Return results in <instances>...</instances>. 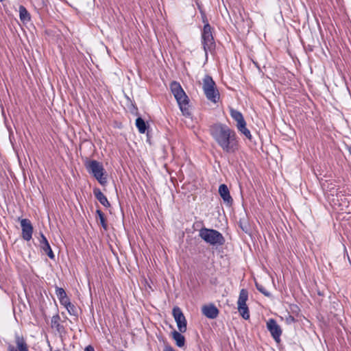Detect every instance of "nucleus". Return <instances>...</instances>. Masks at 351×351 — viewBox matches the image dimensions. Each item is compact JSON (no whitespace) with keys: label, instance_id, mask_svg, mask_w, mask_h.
Here are the masks:
<instances>
[{"label":"nucleus","instance_id":"1","mask_svg":"<svg viewBox=\"0 0 351 351\" xmlns=\"http://www.w3.org/2000/svg\"><path fill=\"white\" fill-rule=\"evenodd\" d=\"M209 132L219 147L226 154H234L239 150V141L234 130L227 125L217 123L211 125Z\"/></svg>","mask_w":351,"mask_h":351},{"label":"nucleus","instance_id":"2","mask_svg":"<svg viewBox=\"0 0 351 351\" xmlns=\"http://www.w3.org/2000/svg\"><path fill=\"white\" fill-rule=\"evenodd\" d=\"M84 165L87 171L93 175L101 185L105 186L107 184V178L104 176L105 169L101 162L95 160H87Z\"/></svg>","mask_w":351,"mask_h":351},{"label":"nucleus","instance_id":"3","mask_svg":"<svg viewBox=\"0 0 351 351\" xmlns=\"http://www.w3.org/2000/svg\"><path fill=\"white\" fill-rule=\"evenodd\" d=\"M199 236L210 245H223L226 241L224 237L221 232L205 227L199 230Z\"/></svg>","mask_w":351,"mask_h":351},{"label":"nucleus","instance_id":"4","mask_svg":"<svg viewBox=\"0 0 351 351\" xmlns=\"http://www.w3.org/2000/svg\"><path fill=\"white\" fill-rule=\"evenodd\" d=\"M203 90L206 98L213 102L217 103L219 99V93L217 89L215 82L212 77L206 75L203 79Z\"/></svg>","mask_w":351,"mask_h":351},{"label":"nucleus","instance_id":"5","mask_svg":"<svg viewBox=\"0 0 351 351\" xmlns=\"http://www.w3.org/2000/svg\"><path fill=\"white\" fill-rule=\"evenodd\" d=\"M202 43L206 56L208 51H210L215 48V43L212 33V27L209 23H206L202 32Z\"/></svg>","mask_w":351,"mask_h":351},{"label":"nucleus","instance_id":"6","mask_svg":"<svg viewBox=\"0 0 351 351\" xmlns=\"http://www.w3.org/2000/svg\"><path fill=\"white\" fill-rule=\"evenodd\" d=\"M248 299V292L246 289H242L240 291L237 301L238 311L241 317L245 319L250 318V312L246 302Z\"/></svg>","mask_w":351,"mask_h":351},{"label":"nucleus","instance_id":"7","mask_svg":"<svg viewBox=\"0 0 351 351\" xmlns=\"http://www.w3.org/2000/svg\"><path fill=\"white\" fill-rule=\"evenodd\" d=\"M172 315L177 324L178 330L180 332H185L187 329V322L181 308L178 306H174L172 311Z\"/></svg>","mask_w":351,"mask_h":351},{"label":"nucleus","instance_id":"8","mask_svg":"<svg viewBox=\"0 0 351 351\" xmlns=\"http://www.w3.org/2000/svg\"><path fill=\"white\" fill-rule=\"evenodd\" d=\"M173 96L176 98L182 114L185 116H189L191 114L189 109V99L184 90L180 91V93H178Z\"/></svg>","mask_w":351,"mask_h":351},{"label":"nucleus","instance_id":"9","mask_svg":"<svg viewBox=\"0 0 351 351\" xmlns=\"http://www.w3.org/2000/svg\"><path fill=\"white\" fill-rule=\"evenodd\" d=\"M267 328L275 341L279 343L280 342V336L282 333V330L274 319H269L267 322Z\"/></svg>","mask_w":351,"mask_h":351},{"label":"nucleus","instance_id":"10","mask_svg":"<svg viewBox=\"0 0 351 351\" xmlns=\"http://www.w3.org/2000/svg\"><path fill=\"white\" fill-rule=\"evenodd\" d=\"M15 343L16 348L12 344L9 343L8 345V351H29L28 346L23 336L16 334Z\"/></svg>","mask_w":351,"mask_h":351},{"label":"nucleus","instance_id":"11","mask_svg":"<svg viewBox=\"0 0 351 351\" xmlns=\"http://www.w3.org/2000/svg\"><path fill=\"white\" fill-rule=\"evenodd\" d=\"M21 226L23 239L27 241H30L33 233V226L31 221L27 219H22L21 220Z\"/></svg>","mask_w":351,"mask_h":351},{"label":"nucleus","instance_id":"12","mask_svg":"<svg viewBox=\"0 0 351 351\" xmlns=\"http://www.w3.org/2000/svg\"><path fill=\"white\" fill-rule=\"evenodd\" d=\"M40 246L42 250L52 260L54 259L55 255L51 248V246L46 238V237L40 233Z\"/></svg>","mask_w":351,"mask_h":351},{"label":"nucleus","instance_id":"13","mask_svg":"<svg viewBox=\"0 0 351 351\" xmlns=\"http://www.w3.org/2000/svg\"><path fill=\"white\" fill-rule=\"evenodd\" d=\"M219 193L225 203L231 205L233 199L230 194L229 189L226 184H221L219 186Z\"/></svg>","mask_w":351,"mask_h":351},{"label":"nucleus","instance_id":"14","mask_svg":"<svg viewBox=\"0 0 351 351\" xmlns=\"http://www.w3.org/2000/svg\"><path fill=\"white\" fill-rule=\"evenodd\" d=\"M202 313L209 319H215L219 315V310L214 304L205 305L202 308Z\"/></svg>","mask_w":351,"mask_h":351},{"label":"nucleus","instance_id":"15","mask_svg":"<svg viewBox=\"0 0 351 351\" xmlns=\"http://www.w3.org/2000/svg\"><path fill=\"white\" fill-rule=\"evenodd\" d=\"M93 194L96 199L105 207L108 208L110 206V204L109 203L106 195L101 191V190L98 188H95L93 189Z\"/></svg>","mask_w":351,"mask_h":351},{"label":"nucleus","instance_id":"16","mask_svg":"<svg viewBox=\"0 0 351 351\" xmlns=\"http://www.w3.org/2000/svg\"><path fill=\"white\" fill-rule=\"evenodd\" d=\"M19 18L23 23H27L31 20V15L27 10L23 6H19Z\"/></svg>","mask_w":351,"mask_h":351},{"label":"nucleus","instance_id":"17","mask_svg":"<svg viewBox=\"0 0 351 351\" xmlns=\"http://www.w3.org/2000/svg\"><path fill=\"white\" fill-rule=\"evenodd\" d=\"M181 333L176 330L172 332V337L175 340L176 346L180 348L183 347L185 344V337Z\"/></svg>","mask_w":351,"mask_h":351},{"label":"nucleus","instance_id":"18","mask_svg":"<svg viewBox=\"0 0 351 351\" xmlns=\"http://www.w3.org/2000/svg\"><path fill=\"white\" fill-rule=\"evenodd\" d=\"M60 317L58 314L53 315L51 317V327L55 328L58 332H60L63 329V326L60 324Z\"/></svg>","mask_w":351,"mask_h":351},{"label":"nucleus","instance_id":"19","mask_svg":"<svg viewBox=\"0 0 351 351\" xmlns=\"http://www.w3.org/2000/svg\"><path fill=\"white\" fill-rule=\"evenodd\" d=\"M136 126L141 134H144L147 128L145 121L141 117H138L136 119Z\"/></svg>","mask_w":351,"mask_h":351},{"label":"nucleus","instance_id":"20","mask_svg":"<svg viewBox=\"0 0 351 351\" xmlns=\"http://www.w3.org/2000/svg\"><path fill=\"white\" fill-rule=\"evenodd\" d=\"M170 88L173 95L177 94L178 93H180V91L183 90L180 83L176 81H173L171 83Z\"/></svg>","mask_w":351,"mask_h":351},{"label":"nucleus","instance_id":"21","mask_svg":"<svg viewBox=\"0 0 351 351\" xmlns=\"http://www.w3.org/2000/svg\"><path fill=\"white\" fill-rule=\"evenodd\" d=\"M96 213H97V216L99 217L101 226L103 227V228L104 230H107L108 225L106 223V218H105V215H104V213L101 210L97 209L96 210Z\"/></svg>","mask_w":351,"mask_h":351},{"label":"nucleus","instance_id":"22","mask_svg":"<svg viewBox=\"0 0 351 351\" xmlns=\"http://www.w3.org/2000/svg\"><path fill=\"white\" fill-rule=\"evenodd\" d=\"M239 132H240L242 134H243L247 138L251 140L252 139V135L250 131L246 127V123L243 124V125L237 128Z\"/></svg>","mask_w":351,"mask_h":351},{"label":"nucleus","instance_id":"23","mask_svg":"<svg viewBox=\"0 0 351 351\" xmlns=\"http://www.w3.org/2000/svg\"><path fill=\"white\" fill-rule=\"evenodd\" d=\"M230 116L236 122L244 118L241 112L234 109L230 110Z\"/></svg>","mask_w":351,"mask_h":351},{"label":"nucleus","instance_id":"24","mask_svg":"<svg viewBox=\"0 0 351 351\" xmlns=\"http://www.w3.org/2000/svg\"><path fill=\"white\" fill-rule=\"evenodd\" d=\"M255 285L256 289L264 295L267 297H269L271 295L270 293L265 289V287L263 285L256 282Z\"/></svg>","mask_w":351,"mask_h":351},{"label":"nucleus","instance_id":"25","mask_svg":"<svg viewBox=\"0 0 351 351\" xmlns=\"http://www.w3.org/2000/svg\"><path fill=\"white\" fill-rule=\"evenodd\" d=\"M56 294L58 300H60L67 295L64 289L63 288L58 287V286H56Z\"/></svg>","mask_w":351,"mask_h":351},{"label":"nucleus","instance_id":"26","mask_svg":"<svg viewBox=\"0 0 351 351\" xmlns=\"http://www.w3.org/2000/svg\"><path fill=\"white\" fill-rule=\"evenodd\" d=\"M68 313L71 315H75V316H77V308L75 307V306L74 304H73L71 302L66 307Z\"/></svg>","mask_w":351,"mask_h":351},{"label":"nucleus","instance_id":"27","mask_svg":"<svg viewBox=\"0 0 351 351\" xmlns=\"http://www.w3.org/2000/svg\"><path fill=\"white\" fill-rule=\"evenodd\" d=\"M239 227L241 228V229L243 232H248L249 226H248V223H247V221L245 219H241L239 220Z\"/></svg>","mask_w":351,"mask_h":351},{"label":"nucleus","instance_id":"28","mask_svg":"<svg viewBox=\"0 0 351 351\" xmlns=\"http://www.w3.org/2000/svg\"><path fill=\"white\" fill-rule=\"evenodd\" d=\"M60 304L62 305H63L65 308L71 303L70 302V299L69 298V297L66 295L65 296L64 298L59 300Z\"/></svg>","mask_w":351,"mask_h":351},{"label":"nucleus","instance_id":"29","mask_svg":"<svg viewBox=\"0 0 351 351\" xmlns=\"http://www.w3.org/2000/svg\"><path fill=\"white\" fill-rule=\"evenodd\" d=\"M285 322L288 324H291L292 323H294L296 322V319L294 317V316L291 315H288L287 317H286Z\"/></svg>","mask_w":351,"mask_h":351},{"label":"nucleus","instance_id":"30","mask_svg":"<svg viewBox=\"0 0 351 351\" xmlns=\"http://www.w3.org/2000/svg\"><path fill=\"white\" fill-rule=\"evenodd\" d=\"M290 310H291L292 313H294L295 315H298L299 313V312H300L299 307L297 305H295V304L291 305L290 306Z\"/></svg>","mask_w":351,"mask_h":351},{"label":"nucleus","instance_id":"31","mask_svg":"<svg viewBox=\"0 0 351 351\" xmlns=\"http://www.w3.org/2000/svg\"><path fill=\"white\" fill-rule=\"evenodd\" d=\"M246 123V121H245L244 118H243L242 119H241L240 121H238L237 122V124H236V127L237 128H238L239 127L243 125V124H245Z\"/></svg>","mask_w":351,"mask_h":351},{"label":"nucleus","instance_id":"32","mask_svg":"<svg viewBox=\"0 0 351 351\" xmlns=\"http://www.w3.org/2000/svg\"><path fill=\"white\" fill-rule=\"evenodd\" d=\"M164 351H176L171 346L166 345L164 348Z\"/></svg>","mask_w":351,"mask_h":351},{"label":"nucleus","instance_id":"33","mask_svg":"<svg viewBox=\"0 0 351 351\" xmlns=\"http://www.w3.org/2000/svg\"><path fill=\"white\" fill-rule=\"evenodd\" d=\"M85 351H95V349L92 346L89 345L85 348Z\"/></svg>","mask_w":351,"mask_h":351},{"label":"nucleus","instance_id":"34","mask_svg":"<svg viewBox=\"0 0 351 351\" xmlns=\"http://www.w3.org/2000/svg\"><path fill=\"white\" fill-rule=\"evenodd\" d=\"M202 21L204 23V25L206 23H209L208 21V19L206 18V16L204 14H202Z\"/></svg>","mask_w":351,"mask_h":351},{"label":"nucleus","instance_id":"35","mask_svg":"<svg viewBox=\"0 0 351 351\" xmlns=\"http://www.w3.org/2000/svg\"><path fill=\"white\" fill-rule=\"evenodd\" d=\"M348 151L349 152V154L351 156V146L348 147Z\"/></svg>","mask_w":351,"mask_h":351},{"label":"nucleus","instance_id":"36","mask_svg":"<svg viewBox=\"0 0 351 351\" xmlns=\"http://www.w3.org/2000/svg\"><path fill=\"white\" fill-rule=\"evenodd\" d=\"M42 4H43V6H44V5H45V3H44V1H43V2H42Z\"/></svg>","mask_w":351,"mask_h":351},{"label":"nucleus","instance_id":"37","mask_svg":"<svg viewBox=\"0 0 351 351\" xmlns=\"http://www.w3.org/2000/svg\"><path fill=\"white\" fill-rule=\"evenodd\" d=\"M3 0H0V2L3 1Z\"/></svg>","mask_w":351,"mask_h":351}]
</instances>
